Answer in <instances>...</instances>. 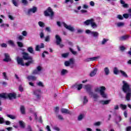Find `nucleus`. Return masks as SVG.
I'll list each match as a JSON object with an SVG mask.
<instances>
[{
    "mask_svg": "<svg viewBox=\"0 0 131 131\" xmlns=\"http://www.w3.org/2000/svg\"><path fill=\"white\" fill-rule=\"evenodd\" d=\"M23 58L17 56L16 61L18 65L21 66H25L28 67L30 64L33 63V59L32 57L29 56V54L27 52H22Z\"/></svg>",
    "mask_w": 131,
    "mask_h": 131,
    "instance_id": "obj_1",
    "label": "nucleus"
},
{
    "mask_svg": "<svg viewBox=\"0 0 131 131\" xmlns=\"http://www.w3.org/2000/svg\"><path fill=\"white\" fill-rule=\"evenodd\" d=\"M105 91L106 87L104 86H101L99 88H97L95 89V92H96V93L99 92L100 96H101V97L104 99H106L107 96H108V95L106 93H105Z\"/></svg>",
    "mask_w": 131,
    "mask_h": 131,
    "instance_id": "obj_2",
    "label": "nucleus"
},
{
    "mask_svg": "<svg viewBox=\"0 0 131 131\" xmlns=\"http://www.w3.org/2000/svg\"><path fill=\"white\" fill-rule=\"evenodd\" d=\"M44 15L46 17H50L51 19H53L55 13H54V11H53V9L49 7L44 11Z\"/></svg>",
    "mask_w": 131,
    "mask_h": 131,
    "instance_id": "obj_3",
    "label": "nucleus"
},
{
    "mask_svg": "<svg viewBox=\"0 0 131 131\" xmlns=\"http://www.w3.org/2000/svg\"><path fill=\"white\" fill-rule=\"evenodd\" d=\"M123 85H122V91L124 93L126 94V93H128L130 92V86L129 84L126 82L125 81H122Z\"/></svg>",
    "mask_w": 131,
    "mask_h": 131,
    "instance_id": "obj_4",
    "label": "nucleus"
},
{
    "mask_svg": "<svg viewBox=\"0 0 131 131\" xmlns=\"http://www.w3.org/2000/svg\"><path fill=\"white\" fill-rule=\"evenodd\" d=\"M41 90L40 89L35 90L33 91V95L36 96V101L40 100L41 99Z\"/></svg>",
    "mask_w": 131,
    "mask_h": 131,
    "instance_id": "obj_5",
    "label": "nucleus"
},
{
    "mask_svg": "<svg viewBox=\"0 0 131 131\" xmlns=\"http://www.w3.org/2000/svg\"><path fill=\"white\" fill-rule=\"evenodd\" d=\"M55 38L56 39V45L57 46H59L60 48H63V47H64V45L61 44V42H62V39L60 36H59V35H56Z\"/></svg>",
    "mask_w": 131,
    "mask_h": 131,
    "instance_id": "obj_6",
    "label": "nucleus"
},
{
    "mask_svg": "<svg viewBox=\"0 0 131 131\" xmlns=\"http://www.w3.org/2000/svg\"><path fill=\"white\" fill-rule=\"evenodd\" d=\"M85 89L89 95H93L94 93L92 91V85L90 84L85 85Z\"/></svg>",
    "mask_w": 131,
    "mask_h": 131,
    "instance_id": "obj_7",
    "label": "nucleus"
},
{
    "mask_svg": "<svg viewBox=\"0 0 131 131\" xmlns=\"http://www.w3.org/2000/svg\"><path fill=\"white\" fill-rule=\"evenodd\" d=\"M8 99L13 100L17 98V95L15 93H10L7 94Z\"/></svg>",
    "mask_w": 131,
    "mask_h": 131,
    "instance_id": "obj_8",
    "label": "nucleus"
},
{
    "mask_svg": "<svg viewBox=\"0 0 131 131\" xmlns=\"http://www.w3.org/2000/svg\"><path fill=\"white\" fill-rule=\"evenodd\" d=\"M62 24L64 27V28H66V29H68V30H69L70 31H71L72 32H73L75 30V29L74 28L71 27V26L69 25L68 26L66 23H62Z\"/></svg>",
    "mask_w": 131,
    "mask_h": 131,
    "instance_id": "obj_9",
    "label": "nucleus"
},
{
    "mask_svg": "<svg viewBox=\"0 0 131 131\" xmlns=\"http://www.w3.org/2000/svg\"><path fill=\"white\" fill-rule=\"evenodd\" d=\"M37 12V7L33 6L32 8H30L28 10V15H30L31 13H36Z\"/></svg>",
    "mask_w": 131,
    "mask_h": 131,
    "instance_id": "obj_10",
    "label": "nucleus"
},
{
    "mask_svg": "<svg viewBox=\"0 0 131 131\" xmlns=\"http://www.w3.org/2000/svg\"><path fill=\"white\" fill-rule=\"evenodd\" d=\"M5 58L3 59L4 62H11L12 59L10 57V55L8 53H4Z\"/></svg>",
    "mask_w": 131,
    "mask_h": 131,
    "instance_id": "obj_11",
    "label": "nucleus"
},
{
    "mask_svg": "<svg viewBox=\"0 0 131 131\" xmlns=\"http://www.w3.org/2000/svg\"><path fill=\"white\" fill-rule=\"evenodd\" d=\"M41 71V67L38 66L37 69L34 70L32 74H38V72Z\"/></svg>",
    "mask_w": 131,
    "mask_h": 131,
    "instance_id": "obj_12",
    "label": "nucleus"
},
{
    "mask_svg": "<svg viewBox=\"0 0 131 131\" xmlns=\"http://www.w3.org/2000/svg\"><path fill=\"white\" fill-rule=\"evenodd\" d=\"M129 38V35H125L121 36L119 38V40H121V41H123V40H126V39H128Z\"/></svg>",
    "mask_w": 131,
    "mask_h": 131,
    "instance_id": "obj_13",
    "label": "nucleus"
},
{
    "mask_svg": "<svg viewBox=\"0 0 131 131\" xmlns=\"http://www.w3.org/2000/svg\"><path fill=\"white\" fill-rule=\"evenodd\" d=\"M97 72H98V69H94V70L91 71V72L90 74V76L91 77H93L95 76L97 74Z\"/></svg>",
    "mask_w": 131,
    "mask_h": 131,
    "instance_id": "obj_14",
    "label": "nucleus"
},
{
    "mask_svg": "<svg viewBox=\"0 0 131 131\" xmlns=\"http://www.w3.org/2000/svg\"><path fill=\"white\" fill-rule=\"evenodd\" d=\"M99 58H100V56L89 58L86 59V62H91V61H96L97 59H99Z\"/></svg>",
    "mask_w": 131,
    "mask_h": 131,
    "instance_id": "obj_15",
    "label": "nucleus"
},
{
    "mask_svg": "<svg viewBox=\"0 0 131 131\" xmlns=\"http://www.w3.org/2000/svg\"><path fill=\"white\" fill-rule=\"evenodd\" d=\"M128 11V13H129V14L127 13H125L123 14V17H124L125 19H128V17H129V16H130L131 17V9H129Z\"/></svg>",
    "mask_w": 131,
    "mask_h": 131,
    "instance_id": "obj_16",
    "label": "nucleus"
},
{
    "mask_svg": "<svg viewBox=\"0 0 131 131\" xmlns=\"http://www.w3.org/2000/svg\"><path fill=\"white\" fill-rule=\"evenodd\" d=\"M27 51L30 53V54H32L34 55V50H33V48L32 47H29L27 48Z\"/></svg>",
    "mask_w": 131,
    "mask_h": 131,
    "instance_id": "obj_17",
    "label": "nucleus"
},
{
    "mask_svg": "<svg viewBox=\"0 0 131 131\" xmlns=\"http://www.w3.org/2000/svg\"><path fill=\"white\" fill-rule=\"evenodd\" d=\"M120 4L122 5L123 8H128V4L125 3L123 0H120Z\"/></svg>",
    "mask_w": 131,
    "mask_h": 131,
    "instance_id": "obj_18",
    "label": "nucleus"
},
{
    "mask_svg": "<svg viewBox=\"0 0 131 131\" xmlns=\"http://www.w3.org/2000/svg\"><path fill=\"white\" fill-rule=\"evenodd\" d=\"M20 111L23 115L26 114L25 106L24 105H20Z\"/></svg>",
    "mask_w": 131,
    "mask_h": 131,
    "instance_id": "obj_19",
    "label": "nucleus"
},
{
    "mask_svg": "<svg viewBox=\"0 0 131 131\" xmlns=\"http://www.w3.org/2000/svg\"><path fill=\"white\" fill-rule=\"evenodd\" d=\"M93 19V18H91L90 19H87L86 21L84 22V24H85V25H86L87 26L90 25V24H92Z\"/></svg>",
    "mask_w": 131,
    "mask_h": 131,
    "instance_id": "obj_20",
    "label": "nucleus"
},
{
    "mask_svg": "<svg viewBox=\"0 0 131 131\" xmlns=\"http://www.w3.org/2000/svg\"><path fill=\"white\" fill-rule=\"evenodd\" d=\"M120 72L121 75H122L123 76V77H125V78H127L128 77L127 74H126V73H125V72H124L122 70H120Z\"/></svg>",
    "mask_w": 131,
    "mask_h": 131,
    "instance_id": "obj_21",
    "label": "nucleus"
},
{
    "mask_svg": "<svg viewBox=\"0 0 131 131\" xmlns=\"http://www.w3.org/2000/svg\"><path fill=\"white\" fill-rule=\"evenodd\" d=\"M61 113H66V114H70V112L66 108H61Z\"/></svg>",
    "mask_w": 131,
    "mask_h": 131,
    "instance_id": "obj_22",
    "label": "nucleus"
},
{
    "mask_svg": "<svg viewBox=\"0 0 131 131\" xmlns=\"http://www.w3.org/2000/svg\"><path fill=\"white\" fill-rule=\"evenodd\" d=\"M130 98H131V93L127 92L126 94V100H127V101H129L130 100Z\"/></svg>",
    "mask_w": 131,
    "mask_h": 131,
    "instance_id": "obj_23",
    "label": "nucleus"
},
{
    "mask_svg": "<svg viewBox=\"0 0 131 131\" xmlns=\"http://www.w3.org/2000/svg\"><path fill=\"white\" fill-rule=\"evenodd\" d=\"M36 77L34 76H28L27 79L28 80H36Z\"/></svg>",
    "mask_w": 131,
    "mask_h": 131,
    "instance_id": "obj_24",
    "label": "nucleus"
},
{
    "mask_svg": "<svg viewBox=\"0 0 131 131\" xmlns=\"http://www.w3.org/2000/svg\"><path fill=\"white\" fill-rule=\"evenodd\" d=\"M104 71L105 72V75H109V73H110V70H109L108 67L105 68Z\"/></svg>",
    "mask_w": 131,
    "mask_h": 131,
    "instance_id": "obj_25",
    "label": "nucleus"
},
{
    "mask_svg": "<svg viewBox=\"0 0 131 131\" xmlns=\"http://www.w3.org/2000/svg\"><path fill=\"white\" fill-rule=\"evenodd\" d=\"M84 118V114H80L78 117V120L80 121Z\"/></svg>",
    "mask_w": 131,
    "mask_h": 131,
    "instance_id": "obj_26",
    "label": "nucleus"
},
{
    "mask_svg": "<svg viewBox=\"0 0 131 131\" xmlns=\"http://www.w3.org/2000/svg\"><path fill=\"white\" fill-rule=\"evenodd\" d=\"M92 35L94 37H98L99 36V33L98 32H91Z\"/></svg>",
    "mask_w": 131,
    "mask_h": 131,
    "instance_id": "obj_27",
    "label": "nucleus"
},
{
    "mask_svg": "<svg viewBox=\"0 0 131 131\" xmlns=\"http://www.w3.org/2000/svg\"><path fill=\"white\" fill-rule=\"evenodd\" d=\"M120 107L121 108V109H122V110H125V109L127 108V105H126V104H120Z\"/></svg>",
    "mask_w": 131,
    "mask_h": 131,
    "instance_id": "obj_28",
    "label": "nucleus"
},
{
    "mask_svg": "<svg viewBox=\"0 0 131 131\" xmlns=\"http://www.w3.org/2000/svg\"><path fill=\"white\" fill-rule=\"evenodd\" d=\"M119 72H120V71H119L118 70V69H117V68L115 67L114 69V73L116 75H117V74H118V73H119Z\"/></svg>",
    "mask_w": 131,
    "mask_h": 131,
    "instance_id": "obj_29",
    "label": "nucleus"
},
{
    "mask_svg": "<svg viewBox=\"0 0 131 131\" xmlns=\"http://www.w3.org/2000/svg\"><path fill=\"white\" fill-rule=\"evenodd\" d=\"M19 125L21 128H25V124L24 122L22 121H19Z\"/></svg>",
    "mask_w": 131,
    "mask_h": 131,
    "instance_id": "obj_30",
    "label": "nucleus"
},
{
    "mask_svg": "<svg viewBox=\"0 0 131 131\" xmlns=\"http://www.w3.org/2000/svg\"><path fill=\"white\" fill-rule=\"evenodd\" d=\"M0 97L3 98V99H8V94L6 95V93H2L0 94Z\"/></svg>",
    "mask_w": 131,
    "mask_h": 131,
    "instance_id": "obj_31",
    "label": "nucleus"
},
{
    "mask_svg": "<svg viewBox=\"0 0 131 131\" xmlns=\"http://www.w3.org/2000/svg\"><path fill=\"white\" fill-rule=\"evenodd\" d=\"M67 73H68L67 70L62 69L61 72V75H65V74H67Z\"/></svg>",
    "mask_w": 131,
    "mask_h": 131,
    "instance_id": "obj_32",
    "label": "nucleus"
},
{
    "mask_svg": "<svg viewBox=\"0 0 131 131\" xmlns=\"http://www.w3.org/2000/svg\"><path fill=\"white\" fill-rule=\"evenodd\" d=\"M17 45L19 48H23V47L24 46V45H23V43L20 41H17Z\"/></svg>",
    "mask_w": 131,
    "mask_h": 131,
    "instance_id": "obj_33",
    "label": "nucleus"
},
{
    "mask_svg": "<svg viewBox=\"0 0 131 131\" xmlns=\"http://www.w3.org/2000/svg\"><path fill=\"white\" fill-rule=\"evenodd\" d=\"M7 117H9V118H10L11 119H16V117H15V116L13 115L7 114Z\"/></svg>",
    "mask_w": 131,
    "mask_h": 131,
    "instance_id": "obj_34",
    "label": "nucleus"
},
{
    "mask_svg": "<svg viewBox=\"0 0 131 131\" xmlns=\"http://www.w3.org/2000/svg\"><path fill=\"white\" fill-rule=\"evenodd\" d=\"M94 19H92V21L91 24L92 27H93V28H95V27H97V24H96V23L94 22Z\"/></svg>",
    "mask_w": 131,
    "mask_h": 131,
    "instance_id": "obj_35",
    "label": "nucleus"
},
{
    "mask_svg": "<svg viewBox=\"0 0 131 131\" xmlns=\"http://www.w3.org/2000/svg\"><path fill=\"white\" fill-rule=\"evenodd\" d=\"M8 44L10 46H12V47H15V43L12 40H10L8 41Z\"/></svg>",
    "mask_w": 131,
    "mask_h": 131,
    "instance_id": "obj_36",
    "label": "nucleus"
},
{
    "mask_svg": "<svg viewBox=\"0 0 131 131\" xmlns=\"http://www.w3.org/2000/svg\"><path fill=\"white\" fill-rule=\"evenodd\" d=\"M3 75L4 76V79H6V80H9V78H8V76H7V73L3 72Z\"/></svg>",
    "mask_w": 131,
    "mask_h": 131,
    "instance_id": "obj_37",
    "label": "nucleus"
},
{
    "mask_svg": "<svg viewBox=\"0 0 131 131\" xmlns=\"http://www.w3.org/2000/svg\"><path fill=\"white\" fill-rule=\"evenodd\" d=\"M38 24L40 27H45V23L42 21H39Z\"/></svg>",
    "mask_w": 131,
    "mask_h": 131,
    "instance_id": "obj_38",
    "label": "nucleus"
},
{
    "mask_svg": "<svg viewBox=\"0 0 131 131\" xmlns=\"http://www.w3.org/2000/svg\"><path fill=\"white\" fill-rule=\"evenodd\" d=\"M12 3L15 6V7H18V3H17V1L16 0H12Z\"/></svg>",
    "mask_w": 131,
    "mask_h": 131,
    "instance_id": "obj_39",
    "label": "nucleus"
},
{
    "mask_svg": "<svg viewBox=\"0 0 131 131\" xmlns=\"http://www.w3.org/2000/svg\"><path fill=\"white\" fill-rule=\"evenodd\" d=\"M69 50H70V52H72L73 55H76V54H77V52L76 51H73V49H72V48H70Z\"/></svg>",
    "mask_w": 131,
    "mask_h": 131,
    "instance_id": "obj_40",
    "label": "nucleus"
},
{
    "mask_svg": "<svg viewBox=\"0 0 131 131\" xmlns=\"http://www.w3.org/2000/svg\"><path fill=\"white\" fill-rule=\"evenodd\" d=\"M5 119L3 117H0V124L5 123Z\"/></svg>",
    "mask_w": 131,
    "mask_h": 131,
    "instance_id": "obj_41",
    "label": "nucleus"
},
{
    "mask_svg": "<svg viewBox=\"0 0 131 131\" xmlns=\"http://www.w3.org/2000/svg\"><path fill=\"white\" fill-rule=\"evenodd\" d=\"M111 101V100H107L103 101V104L104 105H108V104H109V103H110Z\"/></svg>",
    "mask_w": 131,
    "mask_h": 131,
    "instance_id": "obj_42",
    "label": "nucleus"
},
{
    "mask_svg": "<svg viewBox=\"0 0 131 131\" xmlns=\"http://www.w3.org/2000/svg\"><path fill=\"white\" fill-rule=\"evenodd\" d=\"M45 54H47V55H49V52L47 51H43V52L42 53V58H45L46 55H45Z\"/></svg>",
    "mask_w": 131,
    "mask_h": 131,
    "instance_id": "obj_43",
    "label": "nucleus"
},
{
    "mask_svg": "<svg viewBox=\"0 0 131 131\" xmlns=\"http://www.w3.org/2000/svg\"><path fill=\"white\" fill-rule=\"evenodd\" d=\"M50 40L51 38H50V36L48 35L45 37V41L49 42V41H50Z\"/></svg>",
    "mask_w": 131,
    "mask_h": 131,
    "instance_id": "obj_44",
    "label": "nucleus"
},
{
    "mask_svg": "<svg viewBox=\"0 0 131 131\" xmlns=\"http://www.w3.org/2000/svg\"><path fill=\"white\" fill-rule=\"evenodd\" d=\"M68 56H69V53H64V54H62V57L63 58H67V57H68Z\"/></svg>",
    "mask_w": 131,
    "mask_h": 131,
    "instance_id": "obj_45",
    "label": "nucleus"
},
{
    "mask_svg": "<svg viewBox=\"0 0 131 131\" xmlns=\"http://www.w3.org/2000/svg\"><path fill=\"white\" fill-rule=\"evenodd\" d=\"M22 4H24L25 6H26V5H28V1L27 0H21Z\"/></svg>",
    "mask_w": 131,
    "mask_h": 131,
    "instance_id": "obj_46",
    "label": "nucleus"
},
{
    "mask_svg": "<svg viewBox=\"0 0 131 131\" xmlns=\"http://www.w3.org/2000/svg\"><path fill=\"white\" fill-rule=\"evenodd\" d=\"M108 39L103 38V40L101 42L102 45H105L106 43V41H108Z\"/></svg>",
    "mask_w": 131,
    "mask_h": 131,
    "instance_id": "obj_47",
    "label": "nucleus"
},
{
    "mask_svg": "<svg viewBox=\"0 0 131 131\" xmlns=\"http://www.w3.org/2000/svg\"><path fill=\"white\" fill-rule=\"evenodd\" d=\"M64 65L65 66H66L67 67H68V66H70V62L69 61H66L64 62Z\"/></svg>",
    "mask_w": 131,
    "mask_h": 131,
    "instance_id": "obj_48",
    "label": "nucleus"
},
{
    "mask_svg": "<svg viewBox=\"0 0 131 131\" xmlns=\"http://www.w3.org/2000/svg\"><path fill=\"white\" fill-rule=\"evenodd\" d=\"M89 102V100L86 98V96L84 97V101L83 102V104H86Z\"/></svg>",
    "mask_w": 131,
    "mask_h": 131,
    "instance_id": "obj_49",
    "label": "nucleus"
},
{
    "mask_svg": "<svg viewBox=\"0 0 131 131\" xmlns=\"http://www.w3.org/2000/svg\"><path fill=\"white\" fill-rule=\"evenodd\" d=\"M57 117L59 120H64V118H63V116L61 115H58Z\"/></svg>",
    "mask_w": 131,
    "mask_h": 131,
    "instance_id": "obj_50",
    "label": "nucleus"
},
{
    "mask_svg": "<svg viewBox=\"0 0 131 131\" xmlns=\"http://www.w3.org/2000/svg\"><path fill=\"white\" fill-rule=\"evenodd\" d=\"M117 18L119 20H123V16H122V15H121L120 14H119L117 15Z\"/></svg>",
    "mask_w": 131,
    "mask_h": 131,
    "instance_id": "obj_51",
    "label": "nucleus"
},
{
    "mask_svg": "<svg viewBox=\"0 0 131 131\" xmlns=\"http://www.w3.org/2000/svg\"><path fill=\"white\" fill-rule=\"evenodd\" d=\"M124 25V23H121V22L118 23L117 24V26L118 27H121V26H123Z\"/></svg>",
    "mask_w": 131,
    "mask_h": 131,
    "instance_id": "obj_52",
    "label": "nucleus"
},
{
    "mask_svg": "<svg viewBox=\"0 0 131 131\" xmlns=\"http://www.w3.org/2000/svg\"><path fill=\"white\" fill-rule=\"evenodd\" d=\"M8 18L10 19V20H14V17L12 15H11V13L8 12Z\"/></svg>",
    "mask_w": 131,
    "mask_h": 131,
    "instance_id": "obj_53",
    "label": "nucleus"
},
{
    "mask_svg": "<svg viewBox=\"0 0 131 131\" xmlns=\"http://www.w3.org/2000/svg\"><path fill=\"white\" fill-rule=\"evenodd\" d=\"M1 47L2 48H7V47H8V45H7V43H3L1 44Z\"/></svg>",
    "mask_w": 131,
    "mask_h": 131,
    "instance_id": "obj_54",
    "label": "nucleus"
},
{
    "mask_svg": "<svg viewBox=\"0 0 131 131\" xmlns=\"http://www.w3.org/2000/svg\"><path fill=\"white\" fill-rule=\"evenodd\" d=\"M18 90L19 92H23L24 89H23V87H22V85H20L18 87Z\"/></svg>",
    "mask_w": 131,
    "mask_h": 131,
    "instance_id": "obj_55",
    "label": "nucleus"
},
{
    "mask_svg": "<svg viewBox=\"0 0 131 131\" xmlns=\"http://www.w3.org/2000/svg\"><path fill=\"white\" fill-rule=\"evenodd\" d=\"M23 36H27V32L26 31H23L21 33Z\"/></svg>",
    "mask_w": 131,
    "mask_h": 131,
    "instance_id": "obj_56",
    "label": "nucleus"
},
{
    "mask_svg": "<svg viewBox=\"0 0 131 131\" xmlns=\"http://www.w3.org/2000/svg\"><path fill=\"white\" fill-rule=\"evenodd\" d=\"M40 48L39 47V45H37L35 48V51H36L37 52H38L40 51Z\"/></svg>",
    "mask_w": 131,
    "mask_h": 131,
    "instance_id": "obj_57",
    "label": "nucleus"
},
{
    "mask_svg": "<svg viewBox=\"0 0 131 131\" xmlns=\"http://www.w3.org/2000/svg\"><path fill=\"white\" fill-rule=\"evenodd\" d=\"M69 61L70 62V64H74V60L73 58H70Z\"/></svg>",
    "mask_w": 131,
    "mask_h": 131,
    "instance_id": "obj_58",
    "label": "nucleus"
},
{
    "mask_svg": "<svg viewBox=\"0 0 131 131\" xmlns=\"http://www.w3.org/2000/svg\"><path fill=\"white\" fill-rule=\"evenodd\" d=\"M94 125H95V126H99V125H101V122H97L95 123Z\"/></svg>",
    "mask_w": 131,
    "mask_h": 131,
    "instance_id": "obj_59",
    "label": "nucleus"
},
{
    "mask_svg": "<svg viewBox=\"0 0 131 131\" xmlns=\"http://www.w3.org/2000/svg\"><path fill=\"white\" fill-rule=\"evenodd\" d=\"M59 107H58V106H56L55 108V113H59Z\"/></svg>",
    "mask_w": 131,
    "mask_h": 131,
    "instance_id": "obj_60",
    "label": "nucleus"
},
{
    "mask_svg": "<svg viewBox=\"0 0 131 131\" xmlns=\"http://www.w3.org/2000/svg\"><path fill=\"white\" fill-rule=\"evenodd\" d=\"M82 89V84H80L78 85L77 90L78 91H80V90Z\"/></svg>",
    "mask_w": 131,
    "mask_h": 131,
    "instance_id": "obj_61",
    "label": "nucleus"
},
{
    "mask_svg": "<svg viewBox=\"0 0 131 131\" xmlns=\"http://www.w3.org/2000/svg\"><path fill=\"white\" fill-rule=\"evenodd\" d=\"M27 130L28 131H32V128H31V126L30 125L28 126Z\"/></svg>",
    "mask_w": 131,
    "mask_h": 131,
    "instance_id": "obj_62",
    "label": "nucleus"
},
{
    "mask_svg": "<svg viewBox=\"0 0 131 131\" xmlns=\"http://www.w3.org/2000/svg\"><path fill=\"white\" fill-rule=\"evenodd\" d=\"M38 85H39V86H42L43 88V84H42V82H41V81H39L38 83Z\"/></svg>",
    "mask_w": 131,
    "mask_h": 131,
    "instance_id": "obj_63",
    "label": "nucleus"
},
{
    "mask_svg": "<svg viewBox=\"0 0 131 131\" xmlns=\"http://www.w3.org/2000/svg\"><path fill=\"white\" fill-rule=\"evenodd\" d=\"M131 130V126H129L126 127V131H130Z\"/></svg>",
    "mask_w": 131,
    "mask_h": 131,
    "instance_id": "obj_64",
    "label": "nucleus"
}]
</instances>
